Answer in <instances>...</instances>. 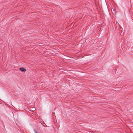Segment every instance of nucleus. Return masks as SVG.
<instances>
[{
  "label": "nucleus",
  "instance_id": "f257e3e1",
  "mask_svg": "<svg viewBox=\"0 0 133 133\" xmlns=\"http://www.w3.org/2000/svg\"><path fill=\"white\" fill-rule=\"evenodd\" d=\"M19 70L21 71L25 72L26 71V69L23 68H19Z\"/></svg>",
  "mask_w": 133,
  "mask_h": 133
},
{
  "label": "nucleus",
  "instance_id": "f03ea898",
  "mask_svg": "<svg viewBox=\"0 0 133 133\" xmlns=\"http://www.w3.org/2000/svg\"><path fill=\"white\" fill-rule=\"evenodd\" d=\"M34 131L35 133H38V132L37 130L35 129L34 130Z\"/></svg>",
  "mask_w": 133,
  "mask_h": 133
}]
</instances>
